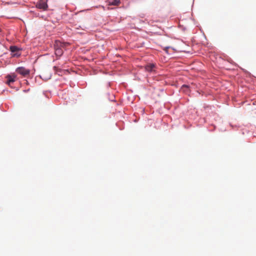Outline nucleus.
Instances as JSON below:
<instances>
[{
	"label": "nucleus",
	"instance_id": "nucleus-11",
	"mask_svg": "<svg viewBox=\"0 0 256 256\" xmlns=\"http://www.w3.org/2000/svg\"><path fill=\"white\" fill-rule=\"evenodd\" d=\"M16 54H14L13 55V56H16Z\"/></svg>",
	"mask_w": 256,
	"mask_h": 256
},
{
	"label": "nucleus",
	"instance_id": "nucleus-8",
	"mask_svg": "<svg viewBox=\"0 0 256 256\" xmlns=\"http://www.w3.org/2000/svg\"><path fill=\"white\" fill-rule=\"evenodd\" d=\"M120 3V0H112L111 4L113 6H118Z\"/></svg>",
	"mask_w": 256,
	"mask_h": 256
},
{
	"label": "nucleus",
	"instance_id": "nucleus-2",
	"mask_svg": "<svg viewBox=\"0 0 256 256\" xmlns=\"http://www.w3.org/2000/svg\"><path fill=\"white\" fill-rule=\"evenodd\" d=\"M48 0H40L36 4V7L38 8L42 9L43 10H46L48 8L47 4Z\"/></svg>",
	"mask_w": 256,
	"mask_h": 256
},
{
	"label": "nucleus",
	"instance_id": "nucleus-4",
	"mask_svg": "<svg viewBox=\"0 0 256 256\" xmlns=\"http://www.w3.org/2000/svg\"><path fill=\"white\" fill-rule=\"evenodd\" d=\"M155 67H156V66L154 64H150L146 65L145 66V70L147 72H151L154 70V68H155Z\"/></svg>",
	"mask_w": 256,
	"mask_h": 256
},
{
	"label": "nucleus",
	"instance_id": "nucleus-1",
	"mask_svg": "<svg viewBox=\"0 0 256 256\" xmlns=\"http://www.w3.org/2000/svg\"><path fill=\"white\" fill-rule=\"evenodd\" d=\"M69 44L68 42H62L58 40H56L54 44L56 55L58 57L62 56L64 52L63 50Z\"/></svg>",
	"mask_w": 256,
	"mask_h": 256
},
{
	"label": "nucleus",
	"instance_id": "nucleus-10",
	"mask_svg": "<svg viewBox=\"0 0 256 256\" xmlns=\"http://www.w3.org/2000/svg\"><path fill=\"white\" fill-rule=\"evenodd\" d=\"M168 49V48H166L164 49L165 51H166V52H167Z\"/></svg>",
	"mask_w": 256,
	"mask_h": 256
},
{
	"label": "nucleus",
	"instance_id": "nucleus-5",
	"mask_svg": "<svg viewBox=\"0 0 256 256\" xmlns=\"http://www.w3.org/2000/svg\"><path fill=\"white\" fill-rule=\"evenodd\" d=\"M15 78H16V76H7L8 80H7L6 83L8 84L10 86L12 83L14 82L15 81Z\"/></svg>",
	"mask_w": 256,
	"mask_h": 256
},
{
	"label": "nucleus",
	"instance_id": "nucleus-3",
	"mask_svg": "<svg viewBox=\"0 0 256 256\" xmlns=\"http://www.w3.org/2000/svg\"><path fill=\"white\" fill-rule=\"evenodd\" d=\"M16 72L22 76L26 77L30 74V70L24 67H19L16 69Z\"/></svg>",
	"mask_w": 256,
	"mask_h": 256
},
{
	"label": "nucleus",
	"instance_id": "nucleus-7",
	"mask_svg": "<svg viewBox=\"0 0 256 256\" xmlns=\"http://www.w3.org/2000/svg\"><path fill=\"white\" fill-rule=\"evenodd\" d=\"M10 50L12 52H16L18 50V48L16 46H11Z\"/></svg>",
	"mask_w": 256,
	"mask_h": 256
},
{
	"label": "nucleus",
	"instance_id": "nucleus-9",
	"mask_svg": "<svg viewBox=\"0 0 256 256\" xmlns=\"http://www.w3.org/2000/svg\"><path fill=\"white\" fill-rule=\"evenodd\" d=\"M54 70L56 71L58 69V68L56 66H54Z\"/></svg>",
	"mask_w": 256,
	"mask_h": 256
},
{
	"label": "nucleus",
	"instance_id": "nucleus-6",
	"mask_svg": "<svg viewBox=\"0 0 256 256\" xmlns=\"http://www.w3.org/2000/svg\"><path fill=\"white\" fill-rule=\"evenodd\" d=\"M181 90L186 93H188L189 91V88L187 85H183L181 88Z\"/></svg>",
	"mask_w": 256,
	"mask_h": 256
}]
</instances>
